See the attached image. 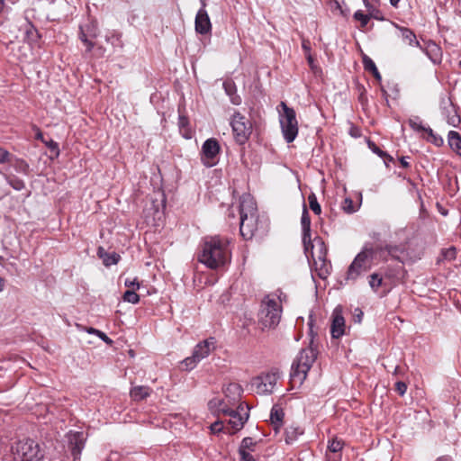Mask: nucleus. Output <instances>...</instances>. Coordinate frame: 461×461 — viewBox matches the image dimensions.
Returning a JSON list of instances; mask_svg holds the SVG:
<instances>
[{"mask_svg":"<svg viewBox=\"0 0 461 461\" xmlns=\"http://www.w3.org/2000/svg\"><path fill=\"white\" fill-rule=\"evenodd\" d=\"M426 53V55L433 61L437 62L439 60L440 49L435 43H429L426 49H420Z\"/></svg>","mask_w":461,"mask_h":461,"instance_id":"obj_29","label":"nucleus"},{"mask_svg":"<svg viewBox=\"0 0 461 461\" xmlns=\"http://www.w3.org/2000/svg\"><path fill=\"white\" fill-rule=\"evenodd\" d=\"M383 253V246L366 243L348 267L347 279L356 281L371 268V263L375 259L385 260V258H382Z\"/></svg>","mask_w":461,"mask_h":461,"instance_id":"obj_3","label":"nucleus"},{"mask_svg":"<svg viewBox=\"0 0 461 461\" xmlns=\"http://www.w3.org/2000/svg\"><path fill=\"white\" fill-rule=\"evenodd\" d=\"M284 418V411L277 406H273L270 412V420L274 426V429L277 432L282 425Z\"/></svg>","mask_w":461,"mask_h":461,"instance_id":"obj_27","label":"nucleus"},{"mask_svg":"<svg viewBox=\"0 0 461 461\" xmlns=\"http://www.w3.org/2000/svg\"><path fill=\"white\" fill-rule=\"evenodd\" d=\"M310 42L309 41H306V40H303V43H302V47L303 49L306 51V52H309L310 51Z\"/></svg>","mask_w":461,"mask_h":461,"instance_id":"obj_58","label":"nucleus"},{"mask_svg":"<svg viewBox=\"0 0 461 461\" xmlns=\"http://www.w3.org/2000/svg\"><path fill=\"white\" fill-rule=\"evenodd\" d=\"M308 201H309V206L312 209V211L315 214L319 215L321 212V208L320 203L317 201L316 195L314 194H311L308 196Z\"/></svg>","mask_w":461,"mask_h":461,"instance_id":"obj_36","label":"nucleus"},{"mask_svg":"<svg viewBox=\"0 0 461 461\" xmlns=\"http://www.w3.org/2000/svg\"><path fill=\"white\" fill-rule=\"evenodd\" d=\"M342 208L346 212H348V213L355 212V209L353 206V201L350 198H346L344 200Z\"/></svg>","mask_w":461,"mask_h":461,"instance_id":"obj_47","label":"nucleus"},{"mask_svg":"<svg viewBox=\"0 0 461 461\" xmlns=\"http://www.w3.org/2000/svg\"><path fill=\"white\" fill-rule=\"evenodd\" d=\"M395 390L402 396L406 393L407 385L404 382L399 381L395 384Z\"/></svg>","mask_w":461,"mask_h":461,"instance_id":"obj_49","label":"nucleus"},{"mask_svg":"<svg viewBox=\"0 0 461 461\" xmlns=\"http://www.w3.org/2000/svg\"><path fill=\"white\" fill-rule=\"evenodd\" d=\"M210 429L212 433H219L225 431L229 433V427H224L221 421H215L210 426Z\"/></svg>","mask_w":461,"mask_h":461,"instance_id":"obj_45","label":"nucleus"},{"mask_svg":"<svg viewBox=\"0 0 461 461\" xmlns=\"http://www.w3.org/2000/svg\"><path fill=\"white\" fill-rule=\"evenodd\" d=\"M125 286L131 288V290L139 289L140 284L136 278L130 280L126 279L124 282Z\"/></svg>","mask_w":461,"mask_h":461,"instance_id":"obj_50","label":"nucleus"},{"mask_svg":"<svg viewBox=\"0 0 461 461\" xmlns=\"http://www.w3.org/2000/svg\"><path fill=\"white\" fill-rule=\"evenodd\" d=\"M120 454L118 452H111L104 461H119Z\"/></svg>","mask_w":461,"mask_h":461,"instance_id":"obj_53","label":"nucleus"},{"mask_svg":"<svg viewBox=\"0 0 461 461\" xmlns=\"http://www.w3.org/2000/svg\"><path fill=\"white\" fill-rule=\"evenodd\" d=\"M230 260L229 241L218 236L206 238L199 255V261L207 267L217 269Z\"/></svg>","mask_w":461,"mask_h":461,"instance_id":"obj_1","label":"nucleus"},{"mask_svg":"<svg viewBox=\"0 0 461 461\" xmlns=\"http://www.w3.org/2000/svg\"><path fill=\"white\" fill-rule=\"evenodd\" d=\"M258 214L240 218V232L244 240H251L258 230Z\"/></svg>","mask_w":461,"mask_h":461,"instance_id":"obj_13","label":"nucleus"},{"mask_svg":"<svg viewBox=\"0 0 461 461\" xmlns=\"http://www.w3.org/2000/svg\"><path fill=\"white\" fill-rule=\"evenodd\" d=\"M368 148L375 154H377L379 157L383 158H388L389 161L393 160V158L386 154L384 151H383L381 149H379L374 142L368 141Z\"/></svg>","mask_w":461,"mask_h":461,"instance_id":"obj_42","label":"nucleus"},{"mask_svg":"<svg viewBox=\"0 0 461 461\" xmlns=\"http://www.w3.org/2000/svg\"><path fill=\"white\" fill-rule=\"evenodd\" d=\"M5 288V280L0 276V292Z\"/></svg>","mask_w":461,"mask_h":461,"instance_id":"obj_62","label":"nucleus"},{"mask_svg":"<svg viewBox=\"0 0 461 461\" xmlns=\"http://www.w3.org/2000/svg\"><path fill=\"white\" fill-rule=\"evenodd\" d=\"M280 106L284 113L280 114V125L285 140L290 143L293 142L298 134V122L295 111L281 102Z\"/></svg>","mask_w":461,"mask_h":461,"instance_id":"obj_6","label":"nucleus"},{"mask_svg":"<svg viewBox=\"0 0 461 461\" xmlns=\"http://www.w3.org/2000/svg\"><path fill=\"white\" fill-rule=\"evenodd\" d=\"M436 461H451L449 456H444L438 457Z\"/></svg>","mask_w":461,"mask_h":461,"instance_id":"obj_60","label":"nucleus"},{"mask_svg":"<svg viewBox=\"0 0 461 461\" xmlns=\"http://www.w3.org/2000/svg\"><path fill=\"white\" fill-rule=\"evenodd\" d=\"M401 164L403 167H409V163L407 162L406 160V158L402 157L401 158Z\"/></svg>","mask_w":461,"mask_h":461,"instance_id":"obj_59","label":"nucleus"},{"mask_svg":"<svg viewBox=\"0 0 461 461\" xmlns=\"http://www.w3.org/2000/svg\"><path fill=\"white\" fill-rule=\"evenodd\" d=\"M242 388L236 383H231L226 387L224 393L230 403L236 404L241 397Z\"/></svg>","mask_w":461,"mask_h":461,"instance_id":"obj_21","label":"nucleus"},{"mask_svg":"<svg viewBox=\"0 0 461 461\" xmlns=\"http://www.w3.org/2000/svg\"><path fill=\"white\" fill-rule=\"evenodd\" d=\"M36 138L38 140H41L43 141V135H42V132L41 131H38V132L36 134Z\"/></svg>","mask_w":461,"mask_h":461,"instance_id":"obj_63","label":"nucleus"},{"mask_svg":"<svg viewBox=\"0 0 461 461\" xmlns=\"http://www.w3.org/2000/svg\"><path fill=\"white\" fill-rule=\"evenodd\" d=\"M283 293L278 291V294H267L261 302L258 312V323L261 329H274L281 320L282 306L281 296Z\"/></svg>","mask_w":461,"mask_h":461,"instance_id":"obj_4","label":"nucleus"},{"mask_svg":"<svg viewBox=\"0 0 461 461\" xmlns=\"http://www.w3.org/2000/svg\"><path fill=\"white\" fill-rule=\"evenodd\" d=\"M11 154L5 149L0 147V164L9 162Z\"/></svg>","mask_w":461,"mask_h":461,"instance_id":"obj_48","label":"nucleus"},{"mask_svg":"<svg viewBox=\"0 0 461 461\" xmlns=\"http://www.w3.org/2000/svg\"><path fill=\"white\" fill-rule=\"evenodd\" d=\"M239 213L240 218L243 217L244 214H247V216L258 214L257 203L249 194H243L240 196Z\"/></svg>","mask_w":461,"mask_h":461,"instance_id":"obj_16","label":"nucleus"},{"mask_svg":"<svg viewBox=\"0 0 461 461\" xmlns=\"http://www.w3.org/2000/svg\"><path fill=\"white\" fill-rule=\"evenodd\" d=\"M303 429L297 425H291L285 429V442L286 444H293L298 439V437L303 435Z\"/></svg>","mask_w":461,"mask_h":461,"instance_id":"obj_26","label":"nucleus"},{"mask_svg":"<svg viewBox=\"0 0 461 461\" xmlns=\"http://www.w3.org/2000/svg\"><path fill=\"white\" fill-rule=\"evenodd\" d=\"M10 184L16 190H21L24 185L23 182L21 180H15L14 182L11 181Z\"/></svg>","mask_w":461,"mask_h":461,"instance_id":"obj_55","label":"nucleus"},{"mask_svg":"<svg viewBox=\"0 0 461 461\" xmlns=\"http://www.w3.org/2000/svg\"><path fill=\"white\" fill-rule=\"evenodd\" d=\"M345 319L340 307H336L331 315L330 333L333 339H339L345 334Z\"/></svg>","mask_w":461,"mask_h":461,"instance_id":"obj_14","label":"nucleus"},{"mask_svg":"<svg viewBox=\"0 0 461 461\" xmlns=\"http://www.w3.org/2000/svg\"><path fill=\"white\" fill-rule=\"evenodd\" d=\"M97 255L100 258L103 259V263L109 267L111 265H115L119 262L120 255L113 252V253H107L104 248L100 247L97 250Z\"/></svg>","mask_w":461,"mask_h":461,"instance_id":"obj_24","label":"nucleus"},{"mask_svg":"<svg viewBox=\"0 0 461 461\" xmlns=\"http://www.w3.org/2000/svg\"><path fill=\"white\" fill-rule=\"evenodd\" d=\"M408 123H409L410 127L415 131H419V132L423 131V132L428 133V135H432V129L429 127L423 126L421 120L418 116L410 118L408 121Z\"/></svg>","mask_w":461,"mask_h":461,"instance_id":"obj_28","label":"nucleus"},{"mask_svg":"<svg viewBox=\"0 0 461 461\" xmlns=\"http://www.w3.org/2000/svg\"><path fill=\"white\" fill-rule=\"evenodd\" d=\"M230 125L235 140L239 144H244L252 131L251 122L240 113H235L231 118Z\"/></svg>","mask_w":461,"mask_h":461,"instance_id":"obj_8","label":"nucleus"},{"mask_svg":"<svg viewBox=\"0 0 461 461\" xmlns=\"http://www.w3.org/2000/svg\"><path fill=\"white\" fill-rule=\"evenodd\" d=\"M46 145L51 149V150H55L57 151V153L59 152V148H58V143L53 141V140H50V142H46Z\"/></svg>","mask_w":461,"mask_h":461,"instance_id":"obj_56","label":"nucleus"},{"mask_svg":"<svg viewBox=\"0 0 461 461\" xmlns=\"http://www.w3.org/2000/svg\"><path fill=\"white\" fill-rule=\"evenodd\" d=\"M14 458L17 461H41L43 453L39 446L32 439L18 441L13 446Z\"/></svg>","mask_w":461,"mask_h":461,"instance_id":"obj_5","label":"nucleus"},{"mask_svg":"<svg viewBox=\"0 0 461 461\" xmlns=\"http://www.w3.org/2000/svg\"><path fill=\"white\" fill-rule=\"evenodd\" d=\"M121 37V33L113 32L111 35L107 34L105 36V41L111 42L113 45L122 47Z\"/></svg>","mask_w":461,"mask_h":461,"instance_id":"obj_40","label":"nucleus"},{"mask_svg":"<svg viewBox=\"0 0 461 461\" xmlns=\"http://www.w3.org/2000/svg\"><path fill=\"white\" fill-rule=\"evenodd\" d=\"M301 224L303 229V242L304 245L305 253H309V246H312L311 240V219L306 207L303 208Z\"/></svg>","mask_w":461,"mask_h":461,"instance_id":"obj_19","label":"nucleus"},{"mask_svg":"<svg viewBox=\"0 0 461 461\" xmlns=\"http://www.w3.org/2000/svg\"><path fill=\"white\" fill-rule=\"evenodd\" d=\"M197 363H199V361L196 360V358H194V355L192 354L191 357H185L182 361V366L186 370H192L196 366Z\"/></svg>","mask_w":461,"mask_h":461,"instance_id":"obj_44","label":"nucleus"},{"mask_svg":"<svg viewBox=\"0 0 461 461\" xmlns=\"http://www.w3.org/2000/svg\"><path fill=\"white\" fill-rule=\"evenodd\" d=\"M79 39L83 43L86 42L90 39L83 26H80Z\"/></svg>","mask_w":461,"mask_h":461,"instance_id":"obj_52","label":"nucleus"},{"mask_svg":"<svg viewBox=\"0 0 461 461\" xmlns=\"http://www.w3.org/2000/svg\"><path fill=\"white\" fill-rule=\"evenodd\" d=\"M429 140L431 141L432 143H434L437 146L441 145L442 142H443L442 138H440V137L437 136L436 134H434L433 131H432V135H429Z\"/></svg>","mask_w":461,"mask_h":461,"instance_id":"obj_51","label":"nucleus"},{"mask_svg":"<svg viewBox=\"0 0 461 461\" xmlns=\"http://www.w3.org/2000/svg\"><path fill=\"white\" fill-rule=\"evenodd\" d=\"M195 31L200 34H206L211 32L212 24L205 8L201 7L195 16Z\"/></svg>","mask_w":461,"mask_h":461,"instance_id":"obj_18","label":"nucleus"},{"mask_svg":"<svg viewBox=\"0 0 461 461\" xmlns=\"http://www.w3.org/2000/svg\"><path fill=\"white\" fill-rule=\"evenodd\" d=\"M328 447H329L330 451H331V452H334V453L339 452L343 447V442L340 440H338L337 438H334L330 442Z\"/></svg>","mask_w":461,"mask_h":461,"instance_id":"obj_46","label":"nucleus"},{"mask_svg":"<svg viewBox=\"0 0 461 461\" xmlns=\"http://www.w3.org/2000/svg\"><path fill=\"white\" fill-rule=\"evenodd\" d=\"M84 443L85 438L82 432H75L68 435L69 447L75 458L81 454L84 448Z\"/></svg>","mask_w":461,"mask_h":461,"instance_id":"obj_20","label":"nucleus"},{"mask_svg":"<svg viewBox=\"0 0 461 461\" xmlns=\"http://www.w3.org/2000/svg\"><path fill=\"white\" fill-rule=\"evenodd\" d=\"M215 349V340L213 338H209L198 343L193 351L194 357L199 362L207 357L210 353Z\"/></svg>","mask_w":461,"mask_h":461,"instance_id":"obj_17","label":"nucleus"},{"mask_svg":"<svg viewBox=\"0 0 461 461\" xmlns=\"http://www.w3.org/2000/svg\"><path fill=\"white\" fill-rule=\"evenodd\" d=\"M312 339L308 348L302 349L293 361L290 373V382L294 386H301L306 379L307 374L317 358V349L314 346V335L310 324Z\"/></svg>","mask_w":461,"mask_h":461,"instance_id":"obj_2","label":"nucleus"},{"mask_svg":"<svg viewBox=\"0 0 461 461\" xmlns=\"http://www.w3.org/2000/svg\"><path fill=\"white\" fill-rule=\"evenodd\" d=\"M456 257V249L455 247H450L448 249H443L441 251L440 258H438V261L441 260H447L452 261Z\"/></svg>","mask_w":461,"mask_h":461,"instance_id":"obj_34","label":"nucleus"},{"mask_svg":"<svg viewBox=\"0 0 461 461\" xmlns=\"http://www.w3.org/2000/svg\"><path fill=\"white\" fill-rule=\"evenodd\" d=\"M399 2H400V0H390V4H391L393 7H397V6H398Z\"/></svg>","mask_w":461,"mask_h":461,"instance_id":"obj_61","label":"nucleus"},{"mask_svg":"<svg viewBox=\"0 0 461 461\" xmlns=\"http://www.w3.org/2000/svg\"><path fill=\"white\" fill-rule=\"evenodd\" d=\"M220 145L219 142L213 139L206 140L202 146V162L207 167H211L216 165L218 162V155L220 153Z\"/></svg>","mask_w":461,"mask_h":461,"instance_id":"obj_9","label":"nucleus"},{"mask_svg":"<svg viewBox=\"0 0 461 461\" xmlns=\"http://www.w3.org/2000/svg\"><path fill=\"white\" fill-rule=\"evenodd\" d=\"M83 27L91 39H95L98 36V27L95 22H91Z\"/></svg>","mask_w":461,"mask_h":461,"instance_id":"obj_38","label":"nucleus"},{"mask_svg":"<svg viewBox=\"0 0 461 461\" xmlns=\"http://www.w3.org/2000/svg\"><path fill=\"white\" fill-rule=\"evenodd\" d=\"M354 19L359 21L361 23V27L364 28L368 23L370 16L368 14H365L362 11L358 10L355 12Z\"/></svg>","mask_w":461,"mask_h":461,"instance_id":"obj_43","label":"nucleus"},{"mask_svg":"<svg viewBox=\"0 0 461 461\" xmlns=\"http://www.w3.org/2000/svg\"><path fill=\"white\" fill-rule=\"evenodd\" d=\"M123 300L135 304L139 303L140 296L136 294L135 290H127L123 294Z\"/></svg>","mask_w":461,"mask_h":461,"instance_id":"obj_39","label":"nucleus"},{"mask_svg":"<svg viewBox=\"0 0 461 461\" xmlns=\"http://www.w3.org/2000/svg\"><path fill=\"white\" fill-rule=\"evenodd\" d=\"M241 461H256L254 457L249 452H243L240 454Z\"/></svg>","mask_w":461,"mask_h":461,"instance_id":"obj_54","label":"nucleus"},{"mask_svg":"<svg viewBox=\"0 0 461 461\" xmlns=\"http://www.w3.org/2000/svg\"><path fill=\"white\" fill-rule=\"evenodd\" d=\"M363 64H364V68L366 71H370L373 76L375 77V79L377 80H381V75L375 64V62L367 56H364L363 58Z\"/></svg>","mask_w":461,"mask_h":461,"instance_id":"obj_31","label":"nucleus"},{"mask_svg":"<svg viewBox=\"0 0 461 461\" xmlns=\"http://www.w3.org/2000/svg\"><path fill=\"white\" fill-rule=\"evenodd\" d=\"M152 390L148 386L138 385L131 389L130 395L134 401H141L149 397Z\"/></svg>","mask_w":461,"mask_h":461,"instance_id":"obj_25","label":"nucleus"},{"mask_svg":"<svg viewBox=\"0 0 461 461\" xmlns=\"http://www.w3.org/2000/svg\"><path fill=\"white\" fill-rule=\"evenodd\" d=\"M221 410L222 414L228 415L230 417L229 434L235 433L236 431L241 429L249 416V407L248 405L245 406L243 403H240L236 409L224 407V409Z\"/></svg>","mask_w":461,"mask_h":461,"instance_id":"obj_7","label":"nucleus"},{"mask_svg":"<svg viewBox=\"0 0 461 461\" xmlns=\"http://www.w3.org/2000/svg\"><path fill=\"white\" fill-rule=\"evenodd\" d=\"M448 141L451 147H454L457 150L461 149V137L458 132L450 131L448 132Z\"/></svg>","mask_w":461,"mask_h":461,"instance_id":"obj_32","label":"nucleus"},{"mask_svg":"<svg viewBox=\"0 0 461 461\" xmlns=\"http://www.w3.org/2000/svg\"><path fill=\"white\" fill-rule=\"evenodd\" d=\"M84 44L86 47V51L87 52H90L93 50L94 46H95V43L91 40L87 41Z\"/></svg>","mask_w":461,"mask_h":461,"instance_id":"obj_57","label":"nucleus"},{"mask_svg":"<svg viewBox=\"0 0 461 461\" xmlns=\"http://www.w3.org/2000/svg\"><path fill=\"white\" fill-rule=\"evenodd\" d=\"M336 6H337V8H339V9L340 10L341 14L346 15V14H344V11L341 9V6H340V5H339V2H336Z\"/></svg>","mask_w":461,"mask_h":461,"instance_id":"obj_64","label":"nucleus"},{"mask_svg":"<svg viewBox=\"0 0 461 461\" xmlns=\"http://www.w3.org/2000/svg\"><path fill=\"white\" fill-rule=\"evenodd\" d=\"M383 278L376 273L370 276L369 285L375 291H376L382 285Z\"/></svg>","mask_w":461,"mask_h":461,"instance_id":"obj_41","label":"nucleus"},{"mask_svg":"<svg viewBox=\"0 0 461 461\" xmlns=\"http://www.w3.org/2000/svg\"><path fill=\"white\" fill-rule=\"evenodd\" d=\"M384 253L382 254V258H385L387 260V256L391 258L401 262L402 264H407L411 262V257L409 253L402 247L396 245H386L383 247Z\"/></svg>","mask_w":461,"mask_h":461,"instance_id":"obj_15","label":"nucleus"},{"mask_svg":"<svg viewBox=\"0 0 461 461\" xmlns=\"http://www.w3.org/2000/svg\"><path fill=\"white\" fill-rule=\"evenodd\" d=\"M439 108L442 116L446 119L447 122L453 126L457 127L461 122V118L457 113L456 107L452 103L450 97L441 96Z\"/></svg>","mask_w":461,"mask_h":461,"instance_id":"obj_10","label":"nucleus"},{"mask_svg":"<svg viewBox=\"0 0 461 461\" xmlns=\"http://www.w3.org/2000/svg\"><path fill=\"white\" fill-rule=\"evenodd\" d=\"M209 405L212 409H215L218 412L222 413L221 409L232 408L236 404L230 403L226 397L224 399H212L210 401Z\"/></svg>","mask_w":461,"mask_h":461,"instance_id":"obj_30","label":"nucleus"},{"mask_svg":"<svg viewBox=\"0 0 461 461\" xmlns=\"http://www.w3.org/2000/svg\"><path fill=\"white\" fill-rule=\"evenodd\" d=\"M315 241L321 247L320 252L318 256L315 257L312 251L313 245H312L311 256L312 258L313 265L315 267V270L317 271L318 276L321 278L325 279L330 274V264L325 259L326 249L324 248V243L321 239H317L315 240Z\"/></svg>","mask_w":461,"mask_h":461,"instance_id":"obj_11","label":"nucleus"},{"mask_svg":"<svg viewBox=\"0 0 461 461\" xmlns=\"http://www.w3.org/2000/svg\"><path fill=\"white\" fill-rule=\"evenodd\" d=\"M395 27L401 32V36L402 40L408 42L410 46H416L419 47L420 49H422L420 42L417 41L416 35L413 32V31L406 27L399 26L397 24H395Z\"/></svg>","mask_w":461,"mask_h":461,"instance_id":"obj_23","label":"nucleus"},{"mask_svg":"<svg viewBox=\"0 0 461 461\" xmlns=\"http://www.w3.org/2000/svg\"><path fill=\"white\" fill-rule=\"evenodd\" d=\"M256 445V442L253 440L252 438L247 437L244 438L240 443V446L239 447V454H241L243 452H248L247 450H254V447Z\"/></svg>","mask_w":461,"mask_h":461,"instance_id":"obj_33","label":"nucleus"},{"mask_svg":"<svg viewBox=\"0 0 461 461\" xmlns=\"http://www.w3.org/2000/svg\"><path fill=\"white\" fill-rule=\"evenodd\" d=\"M25 34H26L27 40L31 42H35L39 38V33H38L36 28L30 23L27 25Z\"/></svg>","mask_w":461,"mask_h":461,"instance_id":"obj_37","label":"nucleus"},{"mask_svg":"<svg viewBox=\"0 0 461 461\" xmlns=\"http://www.w3.org/2000/svg\"><path fill=\"white\" fill-rule=\"evenodd\" d=\"M223 88L225 90V93L229 95L230 100L232 104L239 105L241 103L240 96L237 94V86L235 83L230 80H225L223 82Z\"/></svg>","mask_w":461,"mask_h":461,"instance_id":"obj_22","label":"nucleus"},{"mask_svg":"<svg viewBox=\"0 0 461 461\" xmlns=\"http://www.w3.org/2000/svg\"><path fill=\"white\" fill-rule=\"evenodd\" d=\"M86 332L89 334H95L96 337H99L104 342H105L107 345H112L113 340L103 331L96 330L95 328H87Z\"/></svg>","mask_w":461,"mask_h":461,"instance_id":"obj_35","label":"nucleus"},{"mask_svg":"<svg viewBox=\"0 0 461 461\" xmlns=\"http://www.w3.org/2000/svg\"><path fill=\"white\" fill-rule=\"evenodd\" d=\"M277 380L278 376L276 373H267L254 378L252 385L256 388L257 393L268 394L273 392Z\"/></svg>","mask_w":461,"mask_h":461,"instance_id":"obj_12","label":"nucleus"}]
</instances>
